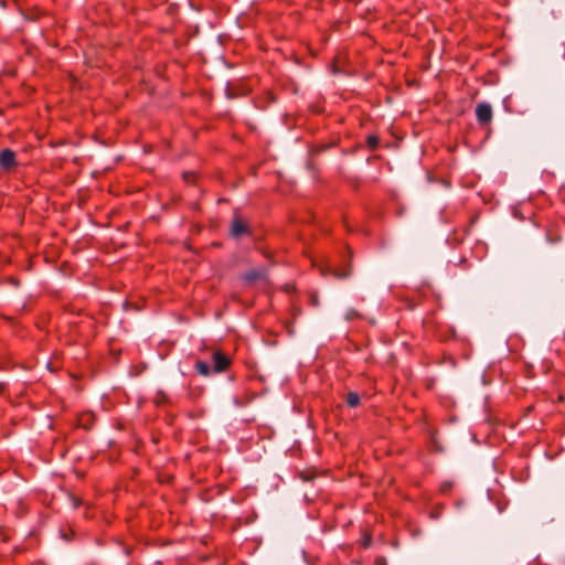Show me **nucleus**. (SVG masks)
Here are the masks:
<instances>
[{
    "instance_id": "1",
    "label": "nucleus",
    "mask_w": 565,
    "mask_h": 565,
    "mask_svg": "<svg viewBox=\"0 0 565 565\" xmlns=\"http://www.w3.org/2000/svg\"><path fill=\"white\" fill-rule=\"evenodd\" d=\"M228 234L235 239L252 235V230L248 222L237 212H235L233 215L228 228Z\"/></svg>"
},
{
    "instance_id": "2",
    "label": "nucleus",
    "mask_w": 565,
    "mask_h": 565,
    "mask_svg": "<svg viewBox=\"0 0 565 565\" xmlns=\"http://www.w3.org/2000/svg\"><path fill=\"white\" fill-rule=\"evenodd\" d=\"M476 117L479 125H489L492 120L491 105L486 102L479 103L476 107Z\"/></svg>"
},
{
    "instance_id": "3",
    "label": "nucleus",
    "mask_w": 565,
    "mask_h": 565,
    "mask_svg": "<svg viewBox=\"0 0 565 565\" xmlns=\"http://www.w3.org/2000/svg\"><path fill=\"white\" fill-rule=\"evenodd\" d=\"M212 361L214 373H222L226 371L232 363L231 359L222 351H215L212 355Z\"/></svg>"
},
{
    "instance_id": "4",
    "label": "nucleus",
    "mask_w": 565,
    "mask_h": 565,
    "mask_svg": "<svg viewBox=\"0 0 565 565\" xmlns=\"http://www.w3.org/2000/svg\"><path fill=\"white\" fill-rule=\"evenodd\" d=\"M268 278V271L265 267L250 269L243 274L242 279L247 284H253L255 281H265Z\"/></svg>"
},
{
    "instance_id": "5",
    "label": "nucleus",
    "mask_w": 565,
    "mask_h": 565,
    "mask_svg": "<svg viewBox=\"0 0 565 565\" xmlns=\"http://www.w3.org/2000/svg\"><path fill=\"white\" fill-rule=\"evenodd\" d=\"M17 164L15 152L13 150L6 148L0 152V167L3 170L9 171Z\"/></svg>"
},
{
    "instance_id": "6",
    "label": "nucleus",
    "mask_w": 565,
    "mask_h": 565,
    "mask_svg": "<svg viewBox=\"0 0 565 565\" xmlns=\"http://www.w3.org/2000/svg\"><path fill=\"white\" fill-rule=\"evenodd\" d=\"M78 426L89 430L95 424V416L92 413H83L78 417Z\"/></svg>"
},
{
    "instance_id": "7",
    "label": "nucleus",
    "mask_w": 565,
    "mask_h": 565,
    "mask_svg": "<svg viewBox=\"0 0 565 565\" xmlns=\"http://www.w3.org/2000/svg\"><path fill=\"white\" fill-rule=\"evenodd\" d=\"M196 372L203 376H209L211 374V369L207 362L198 360L194 365Z\"/></svg>"
},
{
    "instance_id": "8",
    "label": "nucleus",
    "mask_w": 565,
    "mask_h": 565,
    "mask_svg": "<svg viewBox=\"0 0 565 565\" xmlns=\"http://www.w3.org/2000/svg\"><path fill=\"white\" fill-rule=\"evenodd\" d=\"M345 402L350 407H358L360 405V396L355 392H349L345 397Z\"/></svg>"
},
{
    "instance_id": "9",
    "label": "nucleus",
    "mask_w": 565,
    "mask_h": 565,
    "mask_svg": "<svg viewBox=\"0 0 565 565\" xmlns=\"http://www.w3.org/2000/svg\"><path fill=\"white\" fill-rule=\"evenodd\" d=\"M366 147L370 149V150H375L377 149L379 145H380V138L376 136V135H369L366 137Z\"/></svg>"
},
{
    "instance_id": "10",
    "label": "nucleus",
    "mask_w": 565,
    "mask_h": 565,
    "mask_svg": "<svg viewBox=\"0 0 565 565\" xmlns=\"http://www.w3.org/2000/svg\"><path fill=\"white\" fill-rule=\"evenodd\" d=\"M345 318H347V320L352 321V320H355V319H360L361 315L355 309H349L347 315H345Z\"/></svg>"
},
{
    "instance_id": "11",
    "label": "nucleus",
    "mask_w": 565,
    "mask_h": 565,
    "mask_svg": "<svg viewBox=\"0 0 565 565\" xmlns=\"http://www.w3.org/2000/svg\"><path fill=\"white\" fill-rule=\"evenodd\" d=\"M350 274H351V271H350V270H344V271H341V273H338V271H337V273L334 274V276H335V277H338V278H347V277H349V276H350Z\"/></svg>"
},
{
    "instance_id": "12",
    "label": "nucleus",
    "mask_w": 565,
    "mask_h": 565,
    "mask_svg": "<svg viewBox=\"0 0 565 565\" xmlns=\"http://www.w3.org/2000/svg\"><path fill=\"white\" fill-rule=\"evenodd\" d=\"M371 542H372V537H371L370 535H369V536H365V537L363 539L362 545H363L364 547H369V546L371 545Z\"/></svg>"
},
{
    "instance_id": "13",
    "label": "nucleus",
    "mask_w": 565,
    "mask_h": 565,
    "mask_svg": "<svg viewBox=\"0 0 565 565\" xmlns=\"http://www.w3.org/2000/svg\"><path fill=\"white\" fill-rule=\"evenodd\" d=\"M310 303H311L312 306H318V305H319V299H318V297H317L316 295H313V294H312V295H310Z\"/></svg>"
},
{
    "instance_id": "14",
    "label": "nucleus",
    "mask_w": 565,
    "mask_h": 565,
    "mask_svg": "<svg viewBox=\"0 0 565 565\" xmlns=\"http://www.w3.org/2000/svg\"><path fill=\"white\" fill-rule=\"evenodd\" d=\"M3 391V384L0 383V393Z\"/></svg>"
}]
</instances>
